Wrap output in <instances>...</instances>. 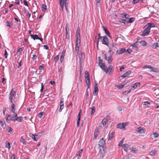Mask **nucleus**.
<instances>
[{"instance_id": "18", "label": "nucleus", "mask_w": 159, "mask_h": 159, "mask_svg": "<svg viewBox=\"0 0 159 159\" xmlns=\"http://www.w3.org/2000/svg\"><path fill=\"white\" fill-rule=\"evenodd\" d=\"M136 132L139 134H142L143 133V129L141 127L137 128L136 129Z\"/></svg>"}, {"instance_id": "24", "label": "nucleus", "mask_w": 159, "mask_h": 159, "mask_svg": "<svg viewBox=\"0 0 159 159\" xmlns=\"http://www.w3.org/2000/svg\"><path fill=\"white\" fill-rule=\"evenodd\" d=\"M31 37L34 40L37 39H39V37H38L37 34H31L30 35Z\"/></svg>"}, {"instance_id": "64", "label": "nucleus", "mask_w": 159, "mask_h": 159, "mask_svg": "<svg viewBox=\"0 0 159 159\" xmlns=\"http://www.w3.org/2000/svg\"><path fill=\"white\" fill-rule=\"evenodd\" d=\"M125 86V84H121L118 86V88L119 89L122 88Z\"/></svg>"}, {"instance_id": "21", "label": "nucleus", "mask_w": 159, "mask_h": 159, "mask_svg": "<svg viewBox=\"0 0 159 159\" xmlns=\"http://www.w3.org/2000/svg\"><path fill=\"white\" fill-rule=\"evenodd\" d=\"M146 26H147L148 28L150 30L151 27H155V25L154 24L152 23H148L146 25Z\"/></svg>"}, {"instance_id": "38", "label": "nucleus", "mask_w": 159, "mask_h": 159, "mask_svg": "<svg viewBox=\"0 0 159 159\" xmlns=\"http://www.w3.org/2000/svg\"><path fill=\"white\" fill-rule=\"evenodd\" d=\"M130 150H131V152H132L133 153H136V152L138 151L137 149H134L133 147L130 148Z\"/></svg>"}, {"instance_id": "43", "label": "nucleus", "mask_w": 159, "mask_h": 159, "mask_svg": "<svg viewBox=\"0 0 159 159\" xmlns=\"http://www.w3.org/2000/svg\"><path fill=\"white\" fill-rule=\"evenodd\" d=\"M81 114V110L80 109V111L79 112V113L78 115L77 120L80 121Z\"/></svg>"}, {"instance_id": "39", "label": "nucleus", "mask_w": 159, "mask_h": 159, "mask_svg": "<svg viewBox=\"0 0 159 159\" xmlns=\"http://www.w3.org/2000/svg\"><path fill=\"white\" fill-rule=\"evenodd\" d=\"M135 20V18H130L128 20H127V22L128 23H132Z\"/></svg>"}, {"instance_id": "54", "label": "nucleus", "mask_w": 159, "mask_h": 159, "mask_svg": "<svg viewBox=\"0 0 159 159\" xmlns=\"http://www.w3.org/2000/svg\"><path fill=\"white\" fill-rule=\"evenodd\" d=\"M116 43H112L111 45L110 46V47L109 46L108 47H116Z\"/></svg>"}, {"instance_id": "55", "label": "nucleus", "mask_w": 159, "mask_h": 159, "mask_svg": "<svg viewBox=\"0 0 159 159\" xmlns=\"http://www.w3.org/2000/svg\"><path fill=\"white\" fill-rule=\"evenodd\" d=\"M17 117V114L15 112L14 113H13V116H12L13 118H16Z\"/></svg>"}, {"instance_id": "15", "label": "nucleus", "mask_w": 159, "mask_h": 159, "mask_svg": "<svg viewBox=\"0 0 159 159\" xmlns=\"http://www.w3.org/2000/svg\"><path fill=\"white\" fill-rule=\"evenodd\" d=\"M126 50L125 48H121L119 50H117L116 53L118 54H121L124 52Z\"/></svg>"}, {"instance_id": "49", "label": "nucleus", "mask_w": 159, "mask_h": 159, "mask_svg": "<svg viewBox=\"0 0 159 159\" xmlns=\"http://www.w3.org/2000/svg\"><path fill=\"white\" fill-rule=\"evenodd\" d=\"M156 151L154 150L152 151L150 153V154L152 156L155 155Z\"/></svg>"}, {"instance_id": "41", "label": "nucleus", "mask_w": 159, "mask_h": 159, "mask_svg": "<svg viewBox=\"0 0 159 159\" xmlns=\"http://www.w3.org/2000/svg\"><path fill=\"white\" fill-rule=\"evenodd\" d=\"M85 79L88 78H89V75L88 72L86 70L85 72Z\"/></svg>"}, {"instance_id": "25", "label": "nucleus", "mask_w": 159, "mask_h": 159, "mask_svg": "<svg viewBox=\"0 0 159 159\" xmlns=\"http://www.w3.org/2000/svg\"><path fill=\"white\" fill-rule=\"evenodd\" d=\"M129 145L127 144H125L123 146V148L124 150L126 152H127V149Z\"/></svg>"}, {"instance_id": "48", "label": "nucleus", "mask_w": 159, "mask_h": 159, "mask_svg": "<svg viewBox=\"0 0 159 159\" xmlns=\"http://www.w3.org/2000/svg\"><path fill=\"white\" fill-rule=\"evenodd\" d=\"M99 61H98V65H100L101 64H102L103 60L102 59H101L100 57H98Z\"/></svg>"}, {"instance_id": "40", "label": "nucleus", "mask_w": 159, "mask_h": 159, "mask_svg": "<svg viewBox=\"0 0 159 159\" xmlns=\"http://www.w3.org/2000/svg\"><path fill=\"white\" fill-rule=\"evenodd\" d=\"M95 109L94 106H93L91 108V111L90 114L91 115L93 114L95 112Z\"/></svg>"}, {"instance_id": "37", "label": "nucleus", "mask_w": 159, "mask_h": 159, "mask_svg": "<svg viewBox=\"0 0 159 159\" xmlns=\"http://www.w3.org/2000/svg\"><path fill=\"white\" fill-rule=\"evenodd\" d=\"M64 3H63V2H62V0H60V4L61 7V9L62 11L63 10V6Z\"/></svg>"}, {"instance_id": "6", "label": "nucleus", "mask_w": 159, "mask_h": 159, "mask_svg": "<svg viewBox=\"0 0 159 159\" xmlns=\"http://www.w3.org/2000/svg\"><path fill=\"white\" fill-rule=\"evenodd\" d=\"M108 121V119L107 118H104L102 121L99 125V127L100 128L102 129L107 124V122Z\"/></svg>"}, {"instance_id": "60", "label": "nucleus", "mask_w": 159, "mask_h": 159, "mask_svg": "<svg viewBox=\"0 0 159 159\" xmlns=\"http://www.w3.org/2000/svg\"><path fill=\"white\" fill-rule=\"evenodd\" d=\"M128 76L127 75V74L125 73H124V74L121 76V77L122 78V79L124 78H125L127 77Z\"/></svg>"}, {"instance_id": "63", "label": "nucleus", "mask_w": 159, "mask_h": 159, "mask_svg": "<svg viewBox=\"0 0 159 159\" xmlns=\"http://www.w3.org/2000/svg\"><path fill=\"white\" fill-rule=\"evenodd\" d=\"M143 105H150V103L148 101H145L143 102Z\"/></svg>"}, {"instance_id": "33", "label": "nucleus", "mask_w": 159, "mask_h": 159, "mask_svg": "<svg viewBox=\"0 0 159 159\" xmlns=\"http://www.w3.org/2000/svg\"><path fill=\"white\" fill-rule=\"evenodd\" d=\"M140 43L143 46H146L147 45V42L144 40H142L140 42Z\"/></svg>"}, {"instance_id": "3", "label": "nucleus", "mask_w": 159, "mask_h": 159, "mask_svg": "<svg viewBox=\"0 0 159 159\" xmlns=\"http://www.w3.org/2000/svg\"><path fill=\"white\" fill-rule=\"evenodd\" d=\"M104 71L107 74L109 75L111 74L113 72V67L112 66L110 65L107 67V69H106Z\"/></svg>"}, {"instance_id": "29", "label": "nucleus", "mask_w": 159, "mask_h": 159, "mask_svg": "<svg viewBox=\"0 0 159 159\" xmlns=\"http://www.w3.org/2000/svg\"><path fill=\"white\" fill-rule=\"evenodd\" d=\"M99 132L98 130L97 129H95L94 133V135L95 137H96L98 136L99 135Z\"/></svg>"}, {"instance_id": "5", "label": "nucleus", "mask_w": 159, "mask_h": 159, "mask_svg": "<svg viewBox=\"0 0 159 159\" xmlns=\"http://www.w3.org/2000/svg\"><path fill=\"white\" fill-rule=\"evenodd\" d=\"M16 94V92L14 91L13 89H11V92L9 96V100L10 102L12 103L13 101V97Z\"/></svg>"}, {"instance_id": "8", "label": "nucleus", "mask_w": 159, "mask_h": 159, "mask_svg": "<svg viewBox=\"0 0 159 159\" xmlns=\"http://www.w3.org/2000/svg\"><path fill=\"white\" fill-rule=\"evenodd\" d=\"M147 26L142 32V35L143 36H145L148 35L150 32V30Z\"/></svg>"}, {"instance_id": "51", "label": "nucleus", "mask_w": 159, "mask_h": 159, "mask_svg": "<svg viewBox=\"0 0 159 159\" xmlns=\"http://www.w3.org/2000/svg\"><path fill=\"white\" fill-rule=\"evenodd\" d=\"M152 66L150 65H146L144 66L143 67V68H149L150 69L151 68Z\"/></svg>"}, {"instance_id": "23", "label": "nucleus", "mask_w": 159, "mask_h": 159, "mask_svg": "<svg viewBox=\"0 0 159 159\" xmlns=\"http://www.w3.org/2000/svg\"><path fill=\"white\" fill-rule=\"evenodd\" d=\"M151 47L152 48L155 49L159 47L158 43L157 42L155 43L152 44Z\"/></svg>"}, {"instance_id": "20", "label": "nucleus", "mask_w": 159, "mask_h": 159, "mask_svg": "<svg viewBox=\"0 0 159 159\" xmlns=\"http://www.w3.org/2000/svg\"><path fill=\"white\" fill-rule=\"evenodd\" d=\"M117 127L120 129H123L125 127L123 123H120L118 124Z\"/></svg>"}, {"instance_id": "13", "label": "nucleus", "mask_w": 159, "mask_h": 159, "mask_svg": "<svg viewBox=\"0 0 159 159\" xmlns=\"http://www.w3.org/2000/svg\"><path fill=\"white\" fill-rule=\"evenodd\" d=\"M79 57L80 59V63H81L82 62V60L84 58V53L81 52L79 55Z\"/></svg>"}, {"instance_id": "62", "label": "nucleus", "mask_w": 159, "mask_h": 159, "mask_svg": "<svg viewBox=\"0 0 159 159\" xmlns=\"http://www.w3.org/2000/svg\"><path fill=\"white\" fill-rule=\"evenodd\" d=\"M12 131V129L11 127H9L7 129L8 132H10Z\"/></svg>"}, {"instance_id": "22", "label": "nucleus", "mask_w": 159, "mask_h": 159, "mask_svg": "<svg viewBox=\"0 0 159 159\" xmlns=\"http://www.w3.org/2000/svg\"><path fill=\"white\" fill-rule=\"evenodd\" d=\"M23 117L22 116H20L19 117H17L16 118H14V120H13V121H15L16 120L17 121L19 122H20L21 120L23 119Z\"/></svg>"}, {"instance_id": "36", "label": "nucleus", "mask_w": 159, "mask_h": 159, "mask_svg": "<svg viewBox=\"0 0 159 159\" xmlns=\"http://www.w3.org/2000/svg\"><path fill=\"white\" fill-rule=\"evenodd\" d=\"M83 151V149H81L80 150V151H78L77 153L76 154V156H79L80 157H81L82 155Z\"/></svg>"}, {"instance_id": "56", "label": "nucleus", "mask_w": 159, "mask_h": 159, "mask_svg": "<svg viewBox=\"0 0 159 159\" xmlns=\"http://www.w3.org/2000/svg\"><path fill=\"white\" fill-rule=\"evenodd\" d=\"M132 50L130 49H128L125 52H127V53L129 55L132 52Z\"/></svg>"}, {"instance_id": "10", "label": "nucleus", "mask_w": 159, "mask_h": 159, "mask_svg": "<svg viewBox=\"0 0 159 159\" xmlns=\"http://www.w3.org/2000/svg\"><path fill=\"white\" fill-rule=\"evenodd\" d=\"M64 99L63 98H61V101L60 102V107L58 111L59 112L61 111L62 109L64 108Z\"/></svg>"}, {"instance_id": "30", "label": "nucleus", "mask_w": 159, "mask_h": 159, "mask_svg": "<svg viewBox=\"0 0 159 159\" xmlns=\"http://www.w3.org/2000/svg\"><path fill=\"white\" fill-rule=\"evenodd\" d=\"M41 8L42 11H45L47 10L46 5L42 4V5Z\"/></svg>"}, {"instance_id": "28", "label": "nucleus", "mask_w": 159, "mask_h": 159, "mask_svg": "<svg viewBox=\"0 0 159 159\" xmlns=\"http://www.w3.org/2000/svg\"><path fill=\"white\" fill-rule=\"evenodd\" d=\"M140 84V83L139 82H137L135 83L131 87L133 89V88H134V89H135Z\"/></svg>"}, {"instance_id": "47", "label": "nucleus", "mask_w": 159, "mask_h": 159, "mask_svg": "<svg viewBox=\"0 0 159 159\" xmlns=\"http://www.w3.org/2000/svg\"><path fill=\"white\" fill-rule=\"evenodd\" d=\"M124 138H123L120 141V142L118 144V146H122V144L123 143L124 140Z\"/></svg>"}, {"instance_id": "52", "label": "nucleus", "mask_w": 159, "mask_h": 159, "mask_svg": "<svg viewBox=\"0 0 159 159\" xmlns=\"http://www.w3.org/2000/svg\"><path fill=\"white\" fill-rule=\"evenodd\" d=\"M44 112H42L39 113L38 115V117L40 118H41L42 116L44 114Z\"/></svg>"}, {"instance_id": "58", "label": "nucleus", "mask_w": 159, "mask_h": 159, "mask_svg": "<svg viewBox=\"0 0 159 159\" xmlns=\"http://www.w3.org/2000/svg\"><path fill=\"white\" fill-rule=\"evenodd\" d=\"M86 84H90V80L89 78L85 79Z\"/></svg>"}, {"instance_id": "27", "label": "nucleus", "mask_w": 159, "mask_h": 159, "mask_svg": "<svg viewBox=\"0 0 159 159\" xmlns=\"http://www.w3.org/2000/svg\"><path fill=\"white\" fill-rule=\"evenodd\" d=\"M38 135H35L34 134H32L31 135L32 138L35 141H37L38 140L37 137Z\"/></svg>"}, {"instance_id": "4", "label": "nucleus", "mask_w": 159, "mask_h": 159, "mask_svg": "<svg viewBox=\"0 0 159 159\" xmlns=\"http://www.w3.org/2000/svg\"><path fill=\"white\" fill-rule=\"evenodd\" d=\"M101 40L102 43L103 44L105 45L108 47H109L108 39L106 35L103 36L102 37V39Z\"/></svg>"}, {"instance_id": "7", "label": "nucleus", "mask_w": 159, "mask_h": 159, "mask_svg": "<svg viewBox=\"0 0 159 159\" xmlns=\"http://www.w3.org/2000/svg\"><path fill=\"white\" fill-rule=\"evenodd\" d=\"M94 83V90L93 93L94 95H96L97 94L98 92V83L96 81H95Z\"/></svg>"}, {"instance_id": "12", "label": "nucleus", "mask_w": 159, "mask_h": 159, "mask_svg": "<svg viewBox=\"0 0 159 159\" xmlns=\"http://www.w3.org/2000/svg\"><path fill=\"white\" fill-rule=\"evenodd\" d=\"M105 144V140L102 138L99 142L98 147L104 146Z\"/></svg>"}, {"instance_id": "44", "label": "nucleus", "mask_w": 159, "mask_h": 159, "mask_svg": "<svg viewBox=\"0 0 159 159\" xmlns=\"http://www.w3.org/2000/svg\"><path fill=\"white\" fill-rule=\"evenodd\" d=\"M20 142H21L23 144H25V139H23V138L22 136L21 137V139L20 140Z\"/></svg>"}, {"instance_id": "42", "label": "nucleus", "mask_w": 159, "mask_h": 159, "mask_svg": "<svg viewBox=\"0 0 159 159\" xmlns=\"http://www.w3.org/2000/svg\"><path fill=\"white\" fill-rule=\"evenodd\" d=\"M6 23L7 24V25H6L7 26L11 27L12 26V24H11L10 21H7L6 22Z\"/></svg>"}, {"instance_id": "53", "label": "nucleus", "mask_w": 159, "mask_h": 159, "mask_svg": "<svg viewBox=\"0 0 159 159\" xmlns=\"http://www.w3.org/2000/svg\"><path fill=\"white\" fill-rule=\"evenodd\" d=\"M120 22L125 24H126L128 23L127 21H126L125 20H121Z\"/></svg>"}, {"instance_id": "26", "label": "nucleus", "mask_w": 159, "mask_h": 159, "mask_svg": "<svg viewBox=\"0 0 159 159\" xmlns=\"http://www.w3.org/2000/svg\"><path fill=\"white\" fill-rule=\"evenodd\" d=\"M0 124L2 128H4L5 127L6 125L5 120H0Z\"/></svg>"}, {"instance_id": "31", "label": "nucleus", "mask_w": 159, "mask_h": 159, "mask_svg": "<svg viewBox=\"0 0 159 159\" xmlns=\"http://www.w3.org/2000/svg\"><path fill=\"white\" fill-rule=\"evenodd\" d=\"M99 66H100L101 68L104 71L106 69V66L105 64L104 63H103Z\"/></svg>"}, {"instance_id": "32", "label": "nucleus", "mask_w": 159, "mask_h": 159, "mask_svg": "<svg viewBox=\"0 0 159 159\" xmlns=\"http://www.w3.org/2000/svg\"><path fill=\"white\" fill-rule=\"evenodd\" d=\"M15 105L13 103H12V105L11 106V108H12V112L13 113H14V112H15L16 109L15 108Z\"/></svg>"}, {"instance_id": "59", "label": "nucleus", "mask_w": 159, "mask_h": 159, "mask_svg": "<svg viewBox=\"0 0 159 159\" xmlns=\"http://www.w3.org/2000/svg\"><path fill=\"white\" fill-rule=\"evenodd\" d=\"M135 43L133 44L132 45V47L134 48L136 50H138V48L135 45Z\"/></svg>"}, {"instance_id": "9", "label": "nucleus", "mask_w": 159, "mask_h": 159, "mask_svg": "<svg viewBox=\"0 0 159 159\" xmlns=\"http://www.w3.org/2000/svg\"><path fill=\"white\" fill-rule=\"evenodd\" d=\"M112 54H110V55L108 57H107L106 55L105 54V59L107 61L109 64H111V61L113 59L112 58Z\"/></svg>"}, {"instance_id": "11", "label": "nucleus", "mask_w": 159, "mask_h": 159, "mask_svg": "<svg viewBox=\"0 0 159 159\" xmlns=\"http://www.w3.org/2000/svg\"><path fill=\"white\" fill-rule=\"evenodd\" d=\"M66 51L63 50L61 53V55L60 58L61 63H62L64 60V57L65 55Z\"/></svg>"}, {"instance_id": "14", "label": "nucleus", "mask_w": 159, "mask_h": 159, "mask_svg": "<svg viewBox=\"0 0 159 159\" xmlns=\"http://www.w3.org/2000/svg\"><path fill=\"white\" fill-rule=\"evenodd\" d=\"M109 52L110 53V54L113 55L114 53L116 51L117 47H109Z\"/></svg>"}, {"instance_id": "19", "label": "nucleus", "mask_w": 159, "mask_h": 159, "mask_svg": "<svg viewBox=\"0 0 159 159\" xmlns=\"http://www.w3.org/2000/svg\"><path fill=\"white\" fill-rule=\"evenodd\" d=\"M114 134L115 132H112L111 133H109V138L108 139V140H111L114 137Z\"/></svg>"}, {"instance_id": "1", "label": "nucleus", "mask_w": 159, "mask_h": 159, "mask_svg": "<svg viewBox=\"0 0 159 159\" xmlns=\"http://www.w3.org/2000/svg\"><path fill=\"white\" fill-rule=\"evenodd\" d=\"M75 37L76 39V46L75 47V50L76 52H78L79 51V46L80 44V29L79 27L77 28L76 32Z\"/></svg>"}, {"instance_id": "61", "label": "nucleus", "mask_w": 159, "mask_h": 159, "mask_svg": "<svg viewBox=\"0 0 159 159\" xmlns=\"http://www.w3.org/2000/svg\"><path fill=\"white\" fill-rule=\"evenodd\" d=\"M44 88V85L43 84V83H41V88L40 90V92L41 93H42L43 91Z\"/></svg>"}, {"instance_id": "17", "label": "nucleus", "mask_w": 159, "mask_h": 159, "mask_svg": "<svg viewBox=\"0 0 159 159\" xmlns=\"http://www.w3.org/2000/svg\"><path fill=\"white\" fill-rule=\"evenodd\" d=\"M7 118L6 119V120L8 122L9 121L11 120L13 121V120H14V118H13L12 117H11V115L7 114Z\"/></svg>"}, {"instance_id": "45", "label": "nucleus", "mask_w": 159, "mask_h": 159, "mask_svg": "<svg viewBox=\"0 0 159 159\" xmlns=\"http://www.w3.org/2000/svg\"><path fill=\"white\" fill-rule=\"evenodd\" d=\"M152 134V135H153L154 136V137L155 138H157L159 136L158 134L157 133V132H153Z\"/></svg>"}, {"instance_id": "16", "label": "nucleus", "mask_w": 159, "mask_h": 159, "mask_svg": "<svg viewBox=\"0 0 159 159\" xmlns=\"http://www.w3.org/2000/svg\"><path fill=\"white\" fill-rule=\"evenodd\" d=\"M102 27L103 28V30L105 32V33L108 35V36L111 38L110 35V33L108 29L104 26H102Z\"/></svg>"}, {"instance_id": "57", "label": "nucleus", "mask_w": 159, "mask_h": 159, "mask_svg": "<svg viewBox=\"0 0 159 159\" xmlns=\"http://www.w3.org/2000/svg\"><path fill=\"white\" fill-rule=\"evenodd\" d=\"M151 70L150 71V72L153 71L154 72H156V69L155 68L152 67L150 69Z\"/></svg>"}, {"instance_id": "35", "label": "nucleus", "mask_w": 159, "mask_h": 159, "mask_svg": "<svg viewBox=\"0 0 159 159\" xmlns=\"http://www.w3.org/2000/svg\"><path fill=\"white\" fill-rule=\"evenodd\" d=\"M59 59V56L58 55H57L54 57L53 60L55 63H57Z\"/></svg>"}, {"instance_id": "2", "label": "nucleus", "mask_w": 159, "mask_h": 159, "mask_svg": "<svg viewBox=\"0 0 159 159\" xmlns=\"http://www.w3.org/2000/svg\"><path fill=\"white\" fill-rule=\"evenodd\" d=\"M98 148L99 150V153L100 156L103 157L105 155L106 152V148L104 146L98 147Z\"/></svg>"}, {"instance_id": "34", "label": "nucleus", "mask_w": 159, "mask_h": 159, "mask_svg": "<svg viewBox=\"0 0 159 159\" xmlns=\"http://www.w3.org/2000/svg\"><path fill=\"white\" fill-rule=\"evenodd\" d=\"M10 144L8 141H7L6 142V147L8 148L9 149L11 148Z\"/></svg>"}, {"instance_id": "46", "label": "nucleus", "mask_w": 159, "mask_h": 159, "mask_svg": "<svg viewBox=\"0 0 159 159\" xmlns=\"http://www.w3.org/2000/svg\"><path fill=\"white\" fill-rule=\"evenodd\" d=\"M98 41L99 40H102V39L103 37L101 36V34L100 33H98Z\"/></svg>"}, {"instance_id": "50", "label": "nucleus", "mask_w": 159, "mask_h": 159, "mask_svg": "<svg viewBox=\"0 0 159 159\" xmlns=\"http://www.w3.org/2000/svg\"><path fill=\"white\" fill-rule=\"evenodd\" d=\"M66 38L67 39H69L70 38V35L68 32H66Z\"/></svg>"}]
</instances>
